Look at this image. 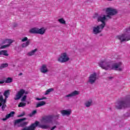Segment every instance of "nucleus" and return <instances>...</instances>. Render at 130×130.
Here are the masks:
<instances>
[{
    "label": "nucleus",
    "mask_w": 130,
    "mask_h": 130,
    "mask_svg": "<svg viewBox=\"0 0 130 130\" xmlns=\"http://www.w3.org/2000/svg\"><path fill=\"white\" fill-rule=\"evenodd\" d=\"M91 104H92V100L87 101L85 103V105L86 107H90V106H91Z\"/></svg>",
    "instance_id": "obj_24"
},
{
    "label": "nucleus",
    "mask_w": 130,
    "mask_h": 130,
    "mask_svg": "<svg viewBox=\"0 0 130 130\" xmlns=\"http://www.w3.org/2000/svg\"><path fill=\"white\" fill-rule=\"evenodd\" d=\"M38 126L41 128H42L43 129H47L49 127V125H41L39 124H39L38 125Z\"/></svg>",
    "instance_id": "obj_20"
},
{
    "label": "nucleus",
    "mask_w": 130,
    "mask_h": 130,
    "mask_svg": "<svg viewBox=\"0 0 130 130\" xmlns=\"http://www.w3.org/2000/svg\"><path fill=\"white\" fill-rule=\"evenodd\" d=\"M27 119L26 118L18 119L14 120V125H17L18 124V126H21L23 127V126H25L28 123L27 122H24V120H26Z\"/></svg>",
    "instance_id": "obj_7"
},
{
    "label": "nucleus",
    "mask_w": 130,
    "mask_h": 130,
    "mask_svg": "<svg viewBox=\"0 0 130 130\" xmlns=\"http://www.w3.org/2000/svg\"><path fill=\"white\" fill-rule=\"evenodd\" d=\"M59 23L60 24H63V25H66V20L63 18H60L58 20Z\"/></svg>",
    "instance_id": "obj_26"
},
{
    "label": "nucleus",
    "mask_w": 130,
    "mask_h": 130,
    "mask_svg": "<svg viewBox=\"0 0 130 130\" xmlns=\"http://www.w3.org/2000/svg\"><path fill=\"white\" fill-rule=\"evenodd\" d=\"M104 27L103 25H101V24L94 26L92 28V32L95 35H97V34H99L102 32V30L104 29Z\"/></svg>",
    "instance_id": "obj_9"
},
{
    "label": "nucleus",
    "mask_w": 130,
    "mask_h": 130,
    "mask_svg": "<svg viewBox=\"0 0 130 130\" xmlns=\"http://www.w3.org/2000/svg\"><path fill=\"white\" fill-rule=\"evenodd\" d=\"M97 80V74L96 73H93L90 75L88 83L90 84L91 85H93V84H94L95 82H96Z\"/></svg>",
    "instance_id": "obj_12"
},
{
    "label": "nucleus",
    "mask_w": 130,
    "mask_h": 130,
    "mask_svg": "<svg viewBox=\"0 0 130 130\" xmlns=\"http://www.w3.org/2000/svg\"><path fill=\"white\" fill-rule=\"evenodd\" d=\"M94 19H97L98 22H101L102 24L100 25L102 26H103L104 27H105V25H106V23H105V21H106V15H99L98 13H95L94 15L93 16Z\"/></svg>",
    "instance_id": "obj_4"
},
{
    "label": "nucleus",
    "mask_w": 130,
    "mask_h": 130,
    "mask_svg": "<svg viewBox=\"0 0 130 130\" xmlns=\"http://www.w3.org/2000/svg\"><path fill=\"white\" fill-rule=\"evenodd\" d=\"M36 113H37V111L34 110L31 113L29 114V116H30V117H32V116L36 114Z\"/></svg>",
    "instance_id": "obj_30"
},
{
    "label": "nucleus",
    "mask_w": 130,
    "mask_h": 130,
    "mask_svg": "<svg viewBox=\"0 0 130 130\" xmlns=\"http://www.w3.org/2000/svg\"><path fill=\"white\" fill-rule=\"evenodd\" d=\"M43 120L45 123H49L52 121V118L49 116H46L43 118Z\"/></svg>",
    "instance_id": "obj_15"
},
{
    "label": "nucleus",
    "mask_w": 130,
    "mask_h": 130,
    "mask_svg": "<svg viewBox=\"0 0 130 130\" xmlns=\"http://www.w3.org/2000/svg\"><path fill=\"white\" fill-rule=\"evenodd\" d=\"M56 128V126H54L53 127H52L50 130H54L55 128Z\"/></svg>",
    "instance_id": "obj_32"
},
{
    "label": "nucleus",
    "mask_w": 130,
    "mask_h": 130,
    "mask_svg": "<svg viewBox=\"0 0 130 130\" xmlns=\"http://www.w3.org/2000/svg\"><path fill=\"white\" fill-rule=\"evenodd\" d=\"M46 30L44 28H32L29 30V32L32 34H40L43 35Z\"/></svg>",
    "instance_id": "obj_5"
},
{
    "label": "nucleus",
    "mask_w": 130,
    "mask_h": 130,
    "mask_svg": "<svg viewBox=\"0 0 130 130\" xmlns=\"http://www.w3.org/2000/svg\"><path fill=\"white\" fill-rule=\"evenodd\" d=\"M25 106H26V103L23 102L20 103L18 106V107H25Z\"/></svg>",
    "instance_id": "obj_29"
},
{
    "label": "nucleus",
    "mask_w": 130,
    "mask_h": 130,
    "mask_svg": "<svg viewBox=\"0 0 130 130\" xmlns=\"http://www.w3.org/2000/svg\"><path fill=\"white\" fill-rule=\"evenodd\" d=\"M14 114H15V112L12 111L10 112V113L7 114L6 115V117L5 118H3L2 120L4 121L7 120V119H9L10 117H13L14 116Z\"/></svg>",
    "instance_id": "obj_17"
},
{
    "label": "nucleus",
    "mask_w": 130,
    "mask_h": 130,
    "mask_svg": "<svg viewBox=\"0 0 130 130\" xmlns=\"http://www.w3.org/2000/svg\"><path fill=\"white\" fill-rule=\"evenodd\" d=\"M8 67H9V64L7 63H3L0 66V69L1 70H3V69H4V68H8Z\"/></svg>",
    "instance_id": "obj_25"
},
{
    "label": "nucleus",
    "mask_w": 130,
    "mask_h": 130,
    "mask_svg": "<svg viewBox=\"0 0 130 130\" xmlns=\"http://www.w3.org/2000/svg\"><path fill=\"white\" fill-rule=\"evenodd\" d=\"M24 94H28V91H26L24 89H20L16 94L15 98H14V100H20Z\"/></svg>",
    "instance_id": "obj_13"
},
{
    "label": "nucleus",
    "mask_w": 130,
    "mask_h": 130,
    "mask_svg": "<svg viewBox=\"0 0 130 130\" xmlns=\"http://www.w3.org/2000/svg\"><path fill=\"white\" fill-rule=\"evenodd\" d=\"M60 113L64 116V115H70L71 112V110H63L60 111Z\"/></svg>",
    "instance_id": "obj_19"
},
{
    "label": "nucleus",
    "mask_w": 130,
    "mask_h": 130,
    "mask_svg": "<svg viewBox=\"0 0 130 130\" xmlns=\"http://www.w3.org/2000/svg\"><path fill=\"white\" fill-rule=\"evenodd\" d=\"M13 82V79L10 77H8L7 78V79L5 80V83H12Z\"/></svg>",
    "instance_id": "obj_28"
},
{
    "label": "nucleus",
    "mask_w": 130,
    "mask_h": 130,
    "mask_svg": "<svg viewBox=\"0 0 130 130\" xmlns=\"http://www.w3.org/2000/svg\"><path fill=\"white\" fill-rule=\"evenodd\" d=\"M41 73L43 74H46V73H48V69H47V66L46 64H43L40 69Z\"/></svg>",
    "instance_id": "obj_16"
},
{
    "label": "nucleus",
    "mask_w": 130,
    "mask_h": 130,
    "mask_svg": "<svg viewBox=\"0 0 130 130\" xmlns=\"http://www.w3.org/2000/svg\"><path fill=\"white\" fill-rule=\"evenodd\" d=\"M22 116H23V115H22V114H21L18 115V117H22Z\"/></svg>",
    "instance_id": "obj_37"
},
{
    "label": "nucleus",
    "mask_w": 130,
    "mask_h": 130,
    "mask_svg": "<svg viewBox=\"0 0 130 130\" xmlns=\"http://www.w3.org/2000/svg\"><path fill=\"white\" fill-rule=\"evenodd\" d=\"M77 95H79V91L77 90H75L70 94L67 95L66 97L69 98L71 97H74V96H77Z\"/></svg>",
    "instance_id": "obj_18"
},
{
    "label": "nucleus",
    "mask_w": 130,
    "mask_h": 130,
    "mask_svg": "<svg viewBox=\"0 0 130 130\" xmlns=\"http://www.w3.org/2000/svg\"><path fill=\"white\" fill-rule=\"evenodd\" d=\"M99 64L100 68H102L103 70H105L107 71L108 70H115L116 71H119L121 72L122 69L120 68V67L122 64L121 62H119L118 63H115L113 64H111V62H108L106 59L101 60Z\"/></svg>",
    "instance_id": "obj_1"
},
{
    "label": "nucleus",
    "mask_w": 130,
    "mask_h": 130,
    "mask_svg": "<svg viewBox=\"0 0 130 130\" xmlns=\"http://www.w3.org/2000/svg\"><path fill=\"white\" fill-rule=\"evenodd\" d=\"M36 100L40 101V100H42V98L40 99V98H37Z\"/></svg>",
    "instance_id": "obj_35"
},
{
    "label": "nucleus",
    "mask_w": 130,
    "mask_h": 130,
    "mask_svg": "<svg viewBox=\"0 0 130 130\" xmlns=\"http://www.w3.org/2000/svg\"><path fill=\"white\" fill-rule=\"evenodd\" d=\"M27 99V95H24L21 99V101H22L23 102L26 101V100Z\"/></svg>",
    "instance_id": "obj_31"
},
{
    "label": "nucleus",
    "mask_w": 130,
    "mask_h": 130,
    "mask_svg": "<svg viewBox=\"0 0 130 130\" xmlns=\"http://www.w3.org/2000/svg\"><path fill=\"white\" fill-rule=\"evenodd\" d=\"M106 14H107L106 17L109 18V19H111V17L110 16H114V15H116L117 14V11L116 9H114L111 8H108L106 9Z\"/></svg>",
    "instance_id": "obj_6"
},
{
    "label": "nucleus",
    "mask_w": 130,
    "mask_h": 130,
    "mask_svg": "<svg viewBox=\"0 0 130 130\" xmlns=\"http://www.w3.org/2000/svg\"><path fill=\"white\" fill-rule=\"evenodd\" d=\"M11 94L10 90H5L3 93L4 96L5 97L4 99V96L3 95H0V107H2L3 111H5V109L7 107V99L9 98V96Z\"/></svg>",
    "instance_id": "obj_2"
},
{
    "label": "nucleus",
    "mask_w": 130,
    "mask_h": 130,
    "mask_svg": "<svg viewBox=\"0 0 130 130\" xmlns=\"http://www.w3.org/2000/svg\"><path fill=\"white\" fill-rule=\"evenodd\" d=\"M128 107H130L129 100L127 99L119 102L117 105L116 106L117 109H122L123 108H127Z\"/></svg>",
    "instance_id": "obj_3"
},
{
    "label": "nucleus",
    "mask_w": 130,
    "mask_h": 130,
    "mask_svg": "<svg viewBox=\"0 0 130 130\" xmlns=\"http://www.w3.org/2000/svg\"><path fill=\"white\" fill-rule=\"evenodd\" d=\"M14 27H16V25H14Z\"/></svg>",
    "instance_id": "obj_40"
},
{
    "label": "nucleus",
    "mask_w": 130,
    "mask_h": 130,
    "mask_svg": "<svg viewBox=\"0 0 130 130\" xmlns=\"http://www.w3.org/2000/svg\"><path fill=\"white\" fill-rule=\"evenodd\" d=\"M45 104H46V103H45V102L42 101L37 104L36 107L37 108H38V107H41V106H43V105H45Z\"/></svg>",
    "instance_id": "obj_23"
},
{
    "label": "nucleus",
    "mask_w": 130,
    "mask_h": 130,
    "mask_svg": "<svg viewBox=\"0 0 130 130\" xmlns=\"http://www.w3.org/2000/svg\"><path fill=\"white\" fill-rule=\"evenodd\" d=\"M53 88H50L47 89L45 93V95H48V94H49L50 93V92H52V91H53Z\"/></svg>",
    "instance_id": "obj_27"
},
{
    "label": "nucleus",
    "mask_w": 130,
    "mask_h": 130,
    "mask_svg": "<svg viewBox=\"0 0 130 130\" xmlns=\"http://www.w3.org/2000/svg\"><path fill=\"white\" fill-rule=\"evenodd\" d=\"M22 75H23V74L20 73V74L18 75V76H22Z\"/></svg>",
    "instance_id": "obj_38"
},
{
    "label": "nucleus",
    "mask_w": 130,
    "mask_h": 130,
    "mask_svg": "<svg viewBox=\"0 0 130 130\" xmlns=\"http://www.w3.org/2000/svg\"><path fill=\"white\" fill-rule=\"evenodd\" d=\"M109 79H112V77H109Z\"/></svg>",
    "instance_id": "obj_39"
},
{
    "label": "nucleus",
    "mask_w": 130,
    "mask_h": 130,
    "mask_svg": "<svg viewBox=\"0 0 130 130\" xmlns=\"http://www.w3.org/2000/svg\"><path fill=\"white\" fill-rule=\"evenodd\" d=\"M25 41H26V43H23L21 45V46L23 48H25L29 46V45H30V40H28V38L24 37L21 39V42H25Z\"/></svg>",
    "instance_id": "obj_14"
},
{
    "label": "nucleus",
    "mask_w": 130,
    "mask_h": 130,
    "mask_svg": "<svg viewBox=\"0 0 130 130\" xmlns=\"http://www.w3.org/2000/svg\"><path fill=\"white\" fill-rule=\"evenodd\" d=\"M0 55H4L5 56H9L8 51L4 50L0 51Z\"/></svg>",
    "instance_id": "obj_22"
},
{
    "label": "nucleus",
    "mask_w": 130,
    "mask_h": 130,
    "mask_svg": "<svg viewBox=\"0 0 130 130\" xmlns=\"http://www.w3.org/2000/svg\"><path fill=\"white\" fill-rule=\"evenodd\" d=\"M118 40H120V42H124V41H129L130 35L123 34L116 37Z\"/></svg>",
    "instance_id": "obj_10"
},
{
    "label": "nucleus",
    "mask_w": 130,
    "mask_h": 130,
    "mask_svg": "<svg viewBox=\"0 0 130 130\" xmlns=\"http://www.w3.org/2000/svg\"><path fill=\"white\" fill-rule=\"evenodd\" d=\"M25 112H23L21 114V115L24 116V115H25Z\"/></svg>",
    "instance_id": "obj_36"
},
{
    "label": "nucleus",
    "mask_w": 130,
    "mask_h": 130,
    "mask_svg": "<svg viewBox=\"0 0 130 130\" xmlns=\"http://www.w3.org/2000/svg\"><path fill=\"white\" fill-rule=\"evenodd\" d=\"M14 42V41L11 39H6L2 41V44H6L5 45L1 46L0 48L1 49H4L7 48V47H10L11 44Z\"/></svg>",
    "instance_id": "obj_11"
},
{
    "label": "nucleus",
    "mask_w": 130,
    "mask_h": 130,
    "mask_svg": "<svg viewBox=\"0 0 130 130\" xmlns=\"http://www.w3.org/2000/svg\"><path fill=\"white\" fill-rule=\"evenodd\" d=\"M5 83V81H0V85H2V84H4Z\"/></svg>",
    "instance_id": "obj_33"
},
{
    "label": "nucleus",
    "mask_w": 130,
    "mask_h": 130,
    "mask_svg": "<svg viewBox=\"0 0 130 130\" xmlns=\"http://www.w3.org/2000/svg\"><path fill=\"white\" fill-rule=\"evenodd\" d=\"M37 50V49H35L34 50H32L30 52H28L27 54V55H28V56H32V55H34L35 54Z\"/></svg>",
    "instance_id": "obj_21"
},
{
    "label": "nucleus",
    "mask_w": 130,
    "mask_h": 130,
    "mask_svg": "<svg viewBox=\"0 0 130 130\" xmlns=\"http://www.w3.org/2000/svg\"><path fill=\"white\" fill-rule=\"evenodd\" d=\"M45 99H47V98L45 96V97H43V98H42V100H44Z\"/></svg>",
    "instance_id": "obj_34"
},
{
    "label": "nucleus",
    "mask_w": 130,
    "mask_h": 130,
    "mask_svg": "<svg viewBox=\"0 0 130 130\" xmlns=\"http://www.w3.org/2000/svg\"><path fill=\"white\" fill-rule=\"evenodd\" d=\"M69 60H70V58L68 56L67 53L61 54L60 56L58 58V61L61 62V63L67 62V61H69Z\"/></svg>",
    "instance_id": "obj_8"
}]
</instances>
